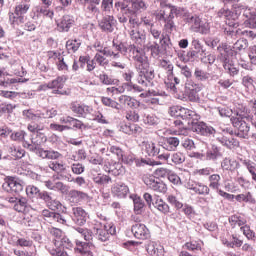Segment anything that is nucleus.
I'll return each mask as SVG.
<instances>
[{
    "mask_svg": "<svg viewBox=\"0 0 256 256\" xmlns=\"http://www.w3.org/2000/svg\"><path fill=\"white\" fill-rule=\"evenodd\" d=\"M242 13L243 10L237 8H232V10H229V8H221L218 11V17H224V19H227L228 21L226 22L228 27L224 29V35H226L227 41L237 38V30H235V28L239 27V24H237L235 21L239 19Z\"/></svg>",
    "mask_w": 256,
    "mask_h": 256,
    "instance_id": "nucleus-4",
    "label": "nucleus"
},
{
    "mask_svg": "<svg viewBox=\"0 0 256 256\" xmlns=\"http://www.w3.org/2000/svg\"><path fill=\"white\" fill-rule=\"evenodd\" d=\"M237 117L231 118V123L237 132H235L236 137L240 139H248L251 131V126L247 123L249 119V114H247V108L242 107V110L236 112Z\"/></svg>",
    "mask_w": 256,
    "mask_h": 256,
    "instance_id": "nucleus-6",
    "label": "nucleus"
},
{
    "mask_svg": "<svg viewBox=\"0 0 256 256\" xmlns=\"http://www.w3.org/2000/svg\"><path fill=\"white\" fill-rule=\"evenodd\" d=\"M101 11L110 14L113 11V0H101Z\"/></svg>",
    "mask_w": 256,
    "mask_h": 256,
    "instance_id": "nucleus-64",
    "label": "nucleus"
},
{
    "mask_svg": "<svg viewBox=\"0 0 256 256\" xmlns=\"http://www.w3.org/2000/svg\"><path fill=\"white\" fill-rule=\"evenodd\" d=\"M185 23L186 25H189L192 33H199L200 35H209V33H211L209 22H203L197 14L190 13Z\"/></svg>",
    "mask_w": 256,
    "mask_h": 256,
    "instance_id": "nucleus-7",
    "label": "nucleus"
},
{
    "mask_svg": "<svg viewBox=\"0 0 256 256\" xmlns=\"http://www.w3.org/2000/svg\"><path fill=\"white\" fill-rule=\"evenodd\" d=\"M242 165L246 167L250 174V177L254 183H256V163L252 162L250 159L243 160Z\"/></svg>",
    "mask_w": 256,
    "mask_h": 256,
    "instance_id": "nucleus-42",
    "label": "nucleus"
},
{
    "mask_svg": "<svg viewBox=\"0 0 256 256\" xmlns=\"http://www.w3.org/2000/svg\"><path fill=\"white\" fill-rule=\"evenodd\" d=\"M74 23L75 20H73V16L64 15L61 21L57 24L58 31H60V33H67L69 32V29L73 27Z\"/></svg>",
    "mask_w": 256,
    "mask_h": 256,
    "instance_id": "nucleus-25",
    "label": "nucleus"
},
{
    "mask_svg": "<svg viewBox=\"0 0 256 256\" xmlns=\"http://www.w3.org/2000/svg\"><path fill=\"white\" fill-rule=\"evenodd\" d=\"M217 49L220 53L219 59L222 62V66H225V65L233 62L231 57H233V55H235V52L226 43H222L221 45L219 44Z\"/></svg>",
    "mask_w": 256,
    "mask_h": 256,
    "instance_id": "nucleus-17",
    "label": "nucleus"
},
{
    "mask_svg": "<svg viewBox=\"0 0 256 256\" xmlns=\"http://www.w3.org/2000/svg\"><path fill=\"white\" fill-rule=\"evenodd\" d=\"M223 243L226 247L235 249V247H241L243 245V240L237 237V235L233 234L230 240H226Z\"/></svg>",
    "mask_w": 256,
    "mask_h": 256,
    "instance_id": "nucleus-47",
    "label": "nucleus"
},
{
    "mask_svg": "<svg viewBox=\"0 0 256 256\" xmlns=\"http://www.w3.org/2000/svg\"><path fill=\"white\" fill-rule=\"evenodd\" d=\"M144 47L154 59H157L161 55V45L157 41H149Z\"/></svg>",
    "mask_w": 256,
    "mask_h": 256,
    "instance_id": "nucleus-32",
    "label": "nucleus"
},
{
    "mask_svg": "<svg viewBox=\"0 0 256 256\" xmlns=\"http://www.w3.org/2000/svg\"><path fill=\"white\" fill-rule=\"evenodd\" d=\"M222 67L230 77H237V75H239V65L233 63V61Z\"/></svg>",
    "mask_w": 256,
    "mask_h": 256,
    "instance_id": "nucleus-44",
    "label": "nucleus"
},
{
    "mask_svg": "<svg viewBox=\"0 0 256 256\" xmlns=\"http://www.w3.org/2000/svg\"><path fill=\"white\" fill-rule=\"evenodd\" d=\"M38 199H41L43 202H45L48 207H55L56 209L61 207V202L58 200H53V196H51V193L47 191H40Z\"/></svg>",
    "mask_w": 256,
    "mask_h": 256,
    "instance_id": "nucleus-26",
    "label": "nucleus"
},
{
    "mask_svg": "<svg viewBox=\"0 0 256 256\" xmlns=\"http://www.w3.org/2000/svg\"><path fill=\"white\" fill-rule=\"evenodd\" d=\"M89 219V213L83 209V207H73L72 208V221L75 225L83 227Z\"/></svg>",
    "mask_w": 256,
    "mask_h": 256,
    "instance_id": "nucleus-16",
    "label": "nucleus"
},
{
    "mask_svg": "<svg viewBox=\"0 0 256 256\" xmlns=\"http://www.w3.org/2000/svg\"><path fill=\"white\" fill-rule=\"evenodd\" d=\"M240 229L247 239H249L250 241L256 240L255 231L251 230V227L249 225H244Z\"/></svg>",
    "mask_w": 256,
    "mask_h": 256,
    "instance_id": "nucleus-62",
    "label": "nucleus"
},
{
    "mask_svg": "<svg viewBox=\"0 0 256 256\" xmlns=\"http://www.w3.org/2000/svg\"><path fill=\"white\" fill-rule=\"evenodd\" d=\"M68 197L71 201H81V199H87L88 195L85 192H81L78 190H70L68 193Z\"/></svg>",
    "mask_w": 256,
    "mask_h": 256,
    "instance_id": "nucleus-55",
    "label": "nucleus"
},
{
    "mask_svg": "<svg viewBox=\"0 0 256 256\" xmlns=\"http://www.w3.org/2000/svg\"><path fill=\"white\" fill-rule=\"evenodd\" d=\"M209 187L210 189H215L216 191H219L221 187V176L219 174H212L209 177Z\"/></svg>",
    "mask_w": 256,
    "mask_h": 256,
    "instance_id": "nucleus-53",
    "label": "nucleus"
},
{
    "mask_svg": "<svg viewBox=\"0 0 256 256\" xmlns=\"http://www.w3.org/2000/svg\"><path fill=\"white\" fill-rule=\"evenodd\" d=\"M99 81L102 85H117L119 83V80L113 78V76H109L107 73L100 74Z\"/></svg>",
    "mask_w": 256,
    "mask_h": 256,
    "instance_id": "nucleus-51",
    "label": "nucleus"
},
{
    "mask_svg": "<svg viewBox=\"0 0 256 256\" xmlns=\"http://www.w3.org/2000/svg\"><path fill=\"white\" fill-rule=\"evenodd\" d=\"M243 16L246 17L247 20H245L246 27H249V29H256V13L251 12L250 9H247V6L244 10H242Z\"/></svg>",
    "mask_w": 256,
    "mask_h": 256,
    "instance_id": "nucleus-30",
    "label": "nucleus"
},
{
    "mask_svg": "<svg viewBox=\"0 0 256 256\" xmlns=\"http://www.w3.org/2000/svg\"><path fill=\"white\" fill-rule=\"evenodd\" d=\"M29 9H31L30 0L22 1L15 7L16 15H20V17H23V15H27Z\"/></svg>",
    "mask_w": 256,
    "mask_h": 256,
    "instance_id": "nucleus-38",
    "label": "nucleus"
},
{
    "mask_svg": "<svg viewBox=\"0 0 256 256\" xmlns=\"http://www.w3.org/2000/svg\"><path fill=\"white\" fill-rule=\"evenodd\" d=\"M131 199H133L134 213H136V215H141L143 211H145V202L137 195L131 196Z\"/></svg>",
    "mask_w": 256,
    "mask_h": 256,
    "instance_id": "nucleus-37",
    "label": "nucleus"
},
{
    "mask_svg": "<svg viewBox=\"0 0 256 256\" xmlns=\"http://www.w3.org/2000/svg\"><path fill=\"white\" fill-rule=\"evenodd\" d=\"M111 193L118 199H125L129 195V186L123 182L116 183L111 187Z\"/></svg>",
    "mask_w": 256,
    "mask_h": 256,
    "instance_id": "nucleus-20",
    "label": "nucleus"
},
{
    "mask_svg": "<svg viewBox=\"0 0 256 256\" xmlns=\"http://www.w3.org/2000/svg\"><path fill=\"white\" fill-rule=\"evenodd\" d=\"M131 233L135 239H140L141 241H145V239H149V237H151L149 228H147V226L143 223H134L131 226Z\"/></svg>",
    "mask_w": 256,
    "mask_h": 256,
    "instance_id": "nucleus-15",
    "label": "nucleus"
},
{
    "mask_svg": "<svg viewBox=\"0 0 256 256\" xmlns=\"http://www.w3.org/2000/svg\"><path fill=\"white\" fill-rule=\"evenodd\" d=\"M179 138L177 137H168L164 139V142H161V147L166 151H175L179 147Z\"/></svg>",
    "mask_w": 256,
    "mask_h": 256,
    "instance_id": "nucleus-31",
    "label": "nucleus"
},
{
    "mask_svg": "<svg viewBox=\"0 0 256 256\" xmlns=\"http://www.w3.org/2000/svg\"><path fill=\"white\" fill-rule=\"evenodd\" d=\"M88 121H97V123H107V120L105 119V116H103V113L100 111H95L92 108V112L90 114V118H88Z\"/></svg>",
    "mask_w": 256,
    "mask_h": 256,
    "instance_id": "nucleus-61",
    "label": "nucleus"
},
{
    "mask_svg": "<svg viewBox=\"0 0 256 256\" xmlns=\"http://www.w3.org/2000/svg\"><path fill=\"white\" fill-rule=\"evenodd\" d=\"M159 43L160 49L162 51H165L166 53H169V50L171 49V47H173V43H171V38L167 34H162Z\"/></svg>",
    "mask_w": 256,
    "mask_h": 256,
    "instance_id": "nucleus-45",
    "label": "nucleus"
},
{
    "mask_svg": "<svg viewBox=\"0 0 256 256\" xmlns=\"http://www.w3.org/2000/svg\"><path fill=\"white\" fill-rule=\"evenodd\" d=\"M206 161H217L221 157V148L217 145H212L205 153Z\"/></svg>",
    "mask_w": 256,
    "mask_h": 256,
    "instance_id": "nucleus-33",
    "label": "nucleus"
},
{
    "mask_svg": "<svg viewBox=\"0 0 256 256\" xmlns=\"http://www.w3.org/2000/svg\"><path fill=\"white\" fill-rule=\"evenodd\" d=\"M136 70H137V84L142 85V87L149 88L155 87V69L151 67L147 58L145 57V52L139 56H136Z\"/></svg>",
    "mask_w": 256,
    "mask_h": 256,
    "instance_id": "nucleus-3",
    "label": "nucleus"
},
{
    "mask_svg": "<svg viewBox=\"0 0 256 256\" xmlns=\"http://www.w3.org/2000/svg\"><path fill=\"white\" fill-rule=\"evenodd\" d=\"M180 61H184V63H187V61H191V59H202L205 56H201V52L197 51V50H190L187 52V58H185L183 56V54H179L178 55Z\"/></svg>",
    "mask_w": 256,
    "mask_h": 256,
    "instance_id": "nucleus-46",
    "label": "nucleus"
},
{
    "mask_svg": "<svg viewBox=\"0 0 256 256\" xmlns=\"http://www.w3.org/2000/svg\"><path fill=\"white\" fill-rule=\"evenodd\" d=\"M60 121H62V123H68V125H70V127H72V129H87V126H85L81 122V120H79L77 118H73L71 116L62 117V118H60Z\"/></svg>",
    "mask_w": 256,
    "mask_h": 256,
    "instance_id": "nucleus-34",
    "label": "nucleus"
},
{
    "mask_svg": "<svg viewBox=\"0 0 256 256\" xmlns=\"http://www.w3.org/2000/svg\"><path fill=\"white\" fill-rule=\"evenodd\" d=\"M149 8V0H119L114 4V9L121 15H135L143 13Z\"/></svg>",
    "mask_w": 256,
    "mask_h": 256,
    "instance_id": "nucleus-5",
    "label": "nucleus"
},
{
    "mask_svg": "<svg viewBox=\"0 0 256 256\" xmlns=\"http://www.w3.org/2000/svg\"><path fill=\"white\" fill-rule=\"evenodd\" d=\"M94 237L101 243H107V241L111 239L109 236V230H107L105 226L94 227Z\"/></svg>",
    "mask_w": 256,
    "mask_h": 256,
    "instance_id": "nucleus-28",
    "label": "nucleus"
},
{
    "mask_svg": "<svg viewBox=\"0 0 256 256\" xmlns=\"http://www.w3.org/2000/svg\"><path fill=\"white\" fill-rule=\"evenodd\" d=\"M118 103L121 107H125V109H138L140 107L141 102L135 99V97H131L128 95H121L118 97Z\"/></svg>",
    "mask_w": 256,
    "mask_h": 256,
    "instance_id": "nucleus-19",
    "label": "nucleus"
},
{
    "mask_svg": "<svg viewBox=\"0 0 256 256\" xmlns=\"http://www.w3.org/2000/svg\"><path fill=\"white\" fill-rule=\"evenodd\" d=\"M49 168L52 169V171L55 173H63L67 169L63 162L58 161L50 162Z\"/></svg>",
    "mask_w": 256,
    "mask_h": 256,
    "instance_id": "nucleus-63",
    "label": "nucleus"
},
{
    "mask_svg": "<svg viewBox=\"0 0 256 256\" xmlns=\"http://www.w3.org/2000/svg\"><path fill=\"white\" fill-rule=\"evenodd\" d=\"M7 201L11 203L14 211L18 213H29L31 211V206L25 197H8Z\"/></svg>",
    "mask_w": 256,
    "mask_h": 256,
    "instance_id": "nucleus-11",
    "label": "nucleus"
},
{
    "mask_svg": "<svg viewBox=\"0 0 256 256\" xmlns=\"http://www.w3.org/2000/svg\"><path fill=\"white\" fill-rule=\"evenodd\" d=\"M154 208L157 209L160 213H163V215H168V213H171L169 204L163 201V198H157L156 202L154 203Z\"/></svg>",
    "mask_w": 256,
    "mask_h": 256,
    "instance_id": "nucleus-41",
    "label": "nucleus"
},
{
    "mask_svg": "<svg viewBox=\"0 0 256 256\" xmlns=\"http://www.w3.org/2000/svg\"><path fill=\"white\" fill-rule=\"evenodd\" d=\"M22 115L29 121H41L40 112L34 113L32 109L23 110Z\"/></svg>",
    "mask_w": 256,
    "mask_h": 256,
    "instance_id": "nucleus-57",
    "label": "nucleus"
},
{
    "mask_svg": "<svg viewBox=\"0 0 256 256\" xmlns=\"http://www.w3.org/2000/svg\"><path fill=\"white\" fill-rule=\"evenodd\" d=\"M99 27L103 33H113L117 27V20L113 15H106L100 20Z\"/></svg>",
    "mask_w": 256,
    "mask_h": 256,
    "instance_id": "nucleus-18",
    "label": "nucleus"
},
{
    "mask_svg": "<svg viewBox=\"0 0 256 256\" xmlns=\"http://www.w3.org/2000/svg\"><path fill=\"white\" fill-rule=\"evenodd\" d=\"M72 113H75L77 117H82L83 119H91V113H93V107L87 104H81L74 102L70 107Z\"/></svg>",
    "mask_w": 256,
    "mask_h": 256,
    "instance_id": "nucleus-12",
    "label": "nucleus"
},
{
    "mask_svg": "<svg viewBox=\"0 0 256 256\" xmlns=\"http://www.w3.org/2000/svg\"><path fill=\"white\" fill-rule=\"evenodd\" d=\"M170 115L177 119H182L188 125H192L191 129L197 135H202V137H217V130L211 125L199 121V115L195 111L184 108L183 106H172L170 108Z\"/></svg>",
    "mask_w": 256,
    "mask_h": 256,
    "instance_id": "nucleus-1",
    "label": "nucleus"
},
{
    "mask_svg": "<svg viewBox=\"0 0 256 256\" xmlns=\"http://www.w3.org/2000/svg\"><path fill=\"white\" fill-rule=\"evenodd\" d=\"M186 89L188 94V99L192 102L199 101V91H201V86L194 82L186 83Z\"/></svg>",
    "mask_w": 256,
    "mask_h": 256,
    "instance_id": "nucleus-24",
    "label": "nucleus"
},
{
    "mask_svg": "<svg viewBox=\"0 0 256 256\" xmlns=\"http://www.w3.org/2000/svg\"><path fill=\"white\" fill-rule=\"evenodd\" d=\"M112 46L118 51L119 55L132 57L136 61V57L143 54V48L135 46V44H128L126 42L117 43L115 40L112 42Z\"/></svg>",
    "mask_w": 256,
    "mask_h": 256,
    "instance_id": "nucleus-8",
    "label": "nucleus"
},
{
    "mask_svg": "<svg viewBox=\"0 0 256 256\" xmlns=\"http://www.w3.org/2000/svg\"><path fill=\"white\" fill-rule=\"evenodd\" d=\"M160 10L155 13L156 21L163 23L166 31L171 33L175 31V17L187 21L191 12L188 11L185 7L175 6L167 1L160 3Z\"/></svg>",
    "mask_w": 256,
    "mask_h": 256,
    "instance_id": "nucleus-2",
    "label": "nucleus"
},
{
    "mask_svg": "<svg viewBox=\"0 0 256 256\" xmlns=\"http://www.w3.org/2000/svg\"><path fill=\"white\" fill-rule=\"evenodd\" d=\"M129 35L131 41H133V43L136 45H140V47H143L147 41V34L144 32V30L133 29L130 31Z\"/></svg>",
    "mask_w": 256,
    "mask_h": 256,
    "instance_id": "nucleus-23",
    "label": "nucleus"
},
{
    "mask_svg": "<svg viewBox=\"0 0 256 256\" xmlns=\"http://www.w3.org/2000/svg\"><path fill=\"white\" fill-rule=\"evenodd\" d=\"M27 128L30 133H36L37 137H41L42 143H45V141H47V136L41 133V128H39L38 124H29Z\"/></svg>",
    "mask_w": 256,
    "mask_h": 256,
    "instance_id": "nucleus-58",
    "label": "nucleus"
},
{
    "mask_svg": "<svg viewBox=\"0 0 256 256\" xmlns=\"http://www.w3.org/2000/svg\"><path fill=\"white\" fill-rule=\"evenodd\" d=\"M134 163L136 167H145V165H163L160 161H151V159L145 158H136Z\"/></svg>",
    "mask_w": 256,
    "mask_h": 256,
    "instance_id": "nucleus-60",
    "label": "nucleus"
},
{
    "mask_svg": "<svg viewBox=\"0 0 256 256\" xmlns=\"http://www.w3.org/2000/svg\"><path fill=\"white\" fill-rule=\"evenodd\" d=\"M221 167L225 171H235V169L239 168V162L235 159L225 158L221 163Z\"/></svg>",
    "mask_w": 256,
    "mask_h": 256,
    "instance_id": "nucleus-40",
    "label": "nucleus"
},
{
    "mask_svg": "<svg viewBox=\"0 0 256 256\" xmlns=\"http://www.w3.org/2000/svg\"><path fill=\"white\" fill-rule=\"evenodd\" d=\"M247 47H249V42L247 41V39H239L233 44L232 48L230 49H232L234 53H237V51H245Z\"/></svg>",
    "mask_w": 256,
    "mask_h": 256,
    "instance_id": "nucleus-50",
    "label": "nucleus"
},
{
    "mask_svg": "<svg viewBox=\"0 0 256 256\" xmlns=\"http://www.w3.org/2000/svg\"><path fill=\"white\" fill-rule=\"evenodd\" d=\"M108 173H111L114 177H119V175H123V173H125V167H123V164L119 162H114L110 164Z\"/></svg>",
    "mask_w": 256,
    "mask_h": 256,
    "instance_id": "nucleus-43",
    "label": "nucleus"
},
{
    "mask_svg": "<svg viewBox=\"0 0 256 256\" xmlns=\"http://www.w3.org/2000/svg\"><path fill=\"white\" fill-rule=\"evenodd\" d=\"M165 85L170 93H179L180 87H183V80L181 76L172 72V74H168Z\"/></svg>",
    "mask_w": 256,
    "mask_h": 256,
    "instance_id": "nucleus-13",
    "label": "nucleus"
},
{
    "mask_svg": "<svg viewBox=\"0 0 256 256\" xmlns=\"http://www.w3.org/2000/svg\"><path fill=\"white\" fill-rule=\"evenodd\" d=\"M229 223L232 227H244L243 225L247 223V220L241 216L232 215L229 217Z\"/></svg>",
    "mask_w": 256,
    "mask_h": 256,
    "instance_id": "nucleus-56",
    "label": "nucleus"
},
{
    "mask_svg": "<svg viewBox=\"0 0 256 256\" xmlns=\"http://www.w3.org/2000/svg\"><path fill=\"white\" fill-rule=\"evenodd\" d=\"M234 199L238 201V203H252L255 204V198H253V195L251 192H248L247 194H238L234 196Z\"/></svg>",
    "mask_w": 256,
    "mask_h": 256,
    "instance_id": "nucleus-54",
    "label": "nucleus"
},
{
    "mask_svg": "<svg viewBox=\"0 0 256 256\" xmlns=\"http://www.w3.org/2000/svg\"><path fill=\"white\" fill-rule=\"evenodd\" d=\"M2 189L6 191V193L19 195V193L23 192V180L13 176H7L4 178Z\"/></svg>",
    "mask_w": 256,
    "mask_h": 256,
    "instance_id": "nucleus-9",
    "label": "nucleus"
},
{
    "mask_svg": "<svg viewBox=\"0 0 256 256\" xmlns=\"http://www.w3.org/2000/svg\"><path fill=\"white\" fill-rule=\"evenodd\" d=\"M142 149L148 155V157H157V155L161 153V143L156 144L152 141L143 142Z\"/></svg>",
    "mask_w": 256,
    "mask_h": 256,
    "instance_id": "nucleus-21",
    "label": "nucleus"
},
{
    "mask_svg": "<svg viewBox=\"0 0 256 256\" xmlns=\"http://www.w3.org/2000/svg\"><path fill=\"white\" fill-rule=\"evenodd\" d=\"M159 117L155 114H144L143 116V123L145 125H149L150 127H155L159 125Z\"/></svg>",
    "mask_w": 256,
    "mask_h": 256,
    "instance_id": "nucleus-48",
    "label": "nucleus"
},
{
    "mask_svg": "<svg viewBox=\"0 0 256 256\" xmlns=\"http://www.w3.org/2000/svg\"><path fill=\"white\" fill-rule=\"evenodd\" d=\"M50 89H54L53 93L55 95H65V91H63V87H65V83H63L62 77H57L56 79L49 82Z\"/></svg>",
    "mask_w": 256,
    "mask_h": 256,
    "instance_id": "nucleus-29",
    "label": "nucleus"
},
{
    "mask_svg": "<svg viewBox=\"0 0 256 256\" xmlns=\"http://www.w3.org/2000/svg\"><path fill=\"white\" fill-rule=\"evenodd\" d=\"M92 181L95 185H98V187H105V185L111 183V178L109 175L105 174H94L92 176Z\"/></svg>",
    "mask_w": 256,
    "mask_h": 256,
    "instance_id": "nucleus-35",
    "label": "nucleus"
},
{
    "mask_svg": "<svg viewBox=\"0 0 256 256\" xmlns=\"http://www.w3.org/2000/svg\"><path fill=\"white\" fill-rule=\"evenodd\" d=\"M120 131L126 135H139V133L143 132V128L137 124L124 123L120 126Z\"/></svg>",
    "mask_w": 256,
    "mask_h": 256,
    "instance_id": "nucleus-27",
    "label": "nucleus"
},
{
    "mask_svg": "<svg viewBox=\"0 0 256 256\" xmlns=\"http://www.w3.org/2000/svg\"><path fill=\"white\" fill-rule=\"evenodd\" d=\"M194 79H196V81H199L200 83H205L209 79H211V73L199 67H196L194 70Z\"/></svg>",
    "mask_w": 256,
    "mask_h": 256,
    "instance_id": "nucleus-36",
    "label": "nucleus"
},
{
    "mask_svg": "<svg viewBox=\"0 0 256 256\" xmlns=\"http://www.w3.org/2000/svg\"><path fill=\"white\" fill-rule=\"evenodd\" d=\"M91 247H93V244L91 242H81L79 240H76L74 245V251L75 253H80V255L83 256H93Z\"/></svg>",
    "mask_w": 256,
    "mask_h": 256,
    "instance_id": "nucleus-22",
    "label": "nucleus"
},
{
    "mask_svg": "<svg viewBox=\"0 0 256 256\" xmlns=\"http://www.w3.org/2000/svg\"><path fill=\"white\" fill-rule=\"evenodd\" d=\"M42 217L48 223H59L60 225H67V218L61 213L51 211L49 209L42 210Z\"/></svg>",
    "mask_w": 256,
    "mask_h": 256,
    "instance_id": "nucleus-14",
    "label": "nucleus"
},
{
    "mask_svg": "<svg viewBox=\"0 0 256 256\" xmlns=\"http://www.w3.org/2000/svg\"><path fill=\"white\" fill-rule=\"evenodd\" d=\"M79 47H81V40L72 39L66 42L68 53H76V51H79Z\"/></svg>",
    "mask_w": 256,
    "mask_h": 256,
    "instance_id": "nucleus-49",
    "label": "nucleus"
},
{
    "mask_svg": "<svg viewBox=\"0 0 256 256\" xmlns=\"http://www.w3.org/2000/svg\"><path fill=\"white\" fill-rule=\"evenodd\" d=\"M144 183L148 189L155 191L156 193H167V184L163 180L155 176H146L144 177Z\"/></svg>",
    "mask_w": 256,
    "mask_h": 256,
    "instance_id": "nucleus-10",
    "label": "nucleus"
},
{
    "mask_svg": "<svg viewBox=\"0 0 256 256\" xmlns=\"http://www.w3.org/2000/svg\"><path fill=\"white\" fill-rule=\"evenodd\" d=\"M12 141H18V143H25V141H27V132L23 131V130H19L16 132H13L10 135Z\"/></svg>",
    "mask_w": 256,
    "mask_h": 256,
    "instance_id": "nucleus-59",
    "label": "nucleus"
},
{
    "mask_svg": "<svg viewBox=\"0 0 256 256\" xmlns=\"http://www.w3.org/2000/svg\"><path fill=\"white\" fill-rule=\"evenodd\" d=\"M54 241L56 246L59 245L63 249H68V251L75 249V244L67 236H62L60 240H54Z\"/></svg>",
    "mask_w": 256,
    "mask_h": 256,
    "instance_id": "nucleus-39",
    "label": "nucleus"
},
{
    "mask_svg": "<svg viewBox=\"0 0 256 256\" xmlns=\"http://www.w3.org/2000/svg\"><path fill=\"white\" fill-rule=\"evenodd\" d=\"M101 103L105 107H110L111 109H116V111H120V109H121V105L117 101H115L109 97H102Z\"/></svg>",
    "mask_w": 256,
    "mask_h": 256,
    "instance_id": "nucleus-52",
    "label": "nucleus"
}]
</instances>
